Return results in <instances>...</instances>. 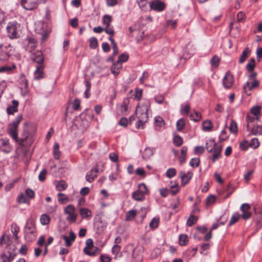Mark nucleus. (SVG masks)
Listing matches in <instances>:
<instances>
[{"instance_id": "nucleus-1", "label": "nucleus", "mask_w": 262, "mask_h": 262, "mask_svg": "<svg viewBox=\"0 0 262 262\" xmlns=\"http://www.w3.org/2000/svg\"><path fill=\"white\" fill-rule=\"evenodd\" d=\"M17 127L18 126H16L15 124H13L12 123L10 125L8 128V133L9 135L21 146L26 147H29L33 142L32 137L29 133H24V137L18 139L17 133Z\"/></svg>"}, {"instance_id": "nucleus-2", "label": "nucleus", "mask_w": 262, "mask_h": 262, "mask_svg": "<svg viewBox=\"0 0 262 262\" xmlns=\"http://www.w3.org/2000/svg\"><path fill=\"white\" fill-rule=\"evenodd\" d=\"M149 107V103L148 101H146L144 104L137 107L136 114L138 120L136 125L137 128H140L147 121V112Z\"/></svg>"}, {"instance_id": "nucleus-3", "label": "nucleus", "mask_w": 262, "mask_h": 262, "mask_svg": "<svg viewBox=\"0 0 262 262\" xmlns=\"http://www.w3.org/2000/svg\"><path fill=\"white\" fill-rule=\"evenodd\" d=\"M20 25L16 21L9 22L6 27L7 34L10 39H17L20 37Z\"/></svg>"}, {"instance_id": "nucleus-4", "label": "nucleus", "mask_w": 262, "mask_h": 262, "mask_svg": "<svg viewBox=\"0 0 262 262\" xmlns=\"http://www.w3.org/2000/svg\"><path fill=\"white\" fill-rule=\"evenodd\" d=\"M88 111L86 113L81 114L79 119L76 121V125L81 128V130H85L89 126L90 121L92 120L93 115Z\"/></svg>"}, {"instance_id": "nucleus-5", "label": "nucleus", "mask_w": 262, "mask_h": 262, "mask_svg": "<svg viewBox=\"0 0 262 262\" xmlns=\"http://www.w3.org/2000/svg\"><path fill=\"white\" fill-rule=\"evenodd\" d=\"M76 209L73 205H69L64 209V213L67 215L66 220L71 223H75L77 220V214L75 213Z\"/></svg>"}, {"instance_id": "nucleus-6", "label": "nucleus", "mask_w": 262, "mask_h": 262, "mask_svg": "<svg viewBox=\"0 0 262 262\" xmlns=\"http://www.w3.org/2000/svg\"><path fill=\"white\" fill-rule=\"evenodd\" d=\"M30 58L33 61L39 64H43L44 57L41 51L37 50L31 53Z\"/></svg>"}, {"instance_id": "nucleus-7", "label": "nucleus", "mask_w": 262, "mask_h": 262, "mask_svg": "<svg viewBox=\"0 0 262 262\" xmlns=\"http://www.w3.org/2000/svg\"><path fill=\"white\" fill-rule=\"evenodd\" d=\"M38 0H21L22 7L28 10H32L38 6Z\"/></svg>"}, {"instance_id": "nucleus-8", "label": "nucleus", "mask_w": 262, "mask_h": 262, "mask_svg": "<svg viewBox=\"0 0 262 262\" xmlns=\"http://www.w3.org/2000/svg\"><path fill=\"white\" fill-rule=\"evenodd\" d=\"M250 208V206L247 203L243 204L241 206L240 210L242 212L241 216L243 219L247 220L251 217V213L249 211Z\"/></svg>"}, {"instance_id": "nucleus-9", "label": "nucleus", "mask_w": 262, "mask_h": 262, "mask_svg": "<svg viewBox=\"0 0 262 262\" xmlns=\"http://www.w3.org/2000/svg\"><path fill=\"white\" fill-rule=\"evenodd\" d=\"M150 7L156 11L161 12L165 9V4L159 0H155L150 3Z\"/></svg>"}, {"instance_id": "nucleus-10", "label": "nucleus", "mask_w": 262, "mask_h": 262, "mask_svg": "<svg viewBox=\"0 0 262 262\" xmlns=\"http://www.w3.org/2000/svg\"><path fill=\"white\" fill-rule=\"evenodd\" d=\"M233 82V76L229 72L226 73L223 80V83L224 88L226 89L231 88Z\"/></svg>"}, {"instance_id": "nucleus-11", "label": "nucleus", "mask_w": 262, "mask_h": 262, "mask_svg": "<svg viewBox=\"0 0 262 262\" xmlns=\"http://www.w3.org/2000/svg\"><path fill=\"white\" fill-rule=\"evenodd\" d=\"M98 170L99 169L97 165L94 166L93 168L87 173L85 176L86 180L90 183L93 182L95 178H97V173H98Z\"/></svg>"}, {"instance_id": "nucleus-12", "label": "nucleus", "mask_w": 262, "mask_h": 262, "mask_svg": "<svg viewBox=\"0 0 262 262\" xmlns=\"http://www.w3.org/2000/svg\"><path fill=\"white\" fill-rule=\"evenodd\" d=\"M62 238L65 241V245L67 247H70L76 239L75 234L72 231H70L69 235H62Z\"/></svg>"}, {"instance_id": "nucleus-13", "label": "nucleus", "mask_w": 262, "mask_h": 262, "mask_svg": "<svg viewBox=\"0 0 262 262\" xmlns=\"http://www.w3.org/2000/svg\"><path fill=\"white\" fill-rule=\"evenodd\" d=\"M44 64H39L38 66H37L36 69L34 72V79L35 80H38L44 78Z\"/></svg>"}, {"instance_id": "nucleus-14", "label": "nucleus", "mask_w": 262, "mask_h": 262, "mask_svg": "<svg viewBox=\"0 0 262 262\" xmlns=\"http://www.w3.org/2000/svg\"><path fill=\"white\" fill-rule=\"evenodd\" d=\"M179 175L181 178L182 185L184 186L185 184H187L191 179L193 173L190 171H188L187 173H185L183 171H181L179 173Z\"/></svg>"}, {"instance_id": "nucleus-15", "label": "nucleus", "mask_w": 262, "mask_h": 262, "mask_svg": "<svg viewBox=\"0 0 262 262\" xmlns=\"http://www.w3.org/2000/svg\"><path fill=\"white\" fill-rule=\"evenodd\" d=\"M142 259V252L137 249H134L133 251L132 262H141Z\"/></svg>"}, {"instance_id": "nucleus-16", "label": "nucleus", "mask_w": 262, "mask_h": 262, "mask_svg": "<svg viewBox=\"0 0 262 262\" xmlns=\"http://www.w3.org/2000/svg\"><path fill=\"white\" fill-rule=\"evenodd\" d=\"M195 49L192 45L188 44L184 50L183 55L184 59H189L194 54Z\"/></svg>"}, {"instance_id": "nucleus-17", "label": "nucleus", "mask_w": 262, "mask_h": 262, "mask_svg": "<svg viewBox=\"0 0 262 262\" xmlns=\"http://www.w3.org/2000/svg\"><path fill=\"white\" fill-rule=\"evenodd\" d=\"M18 101L16 100L12 101V105H9L7 108V113L9 115H13L18 111Z\"/></svg>"}, {"instance_id": "nucleus-18", "label": "nucleus", "mask_w": 262, "mask_h": 262, "mask_svg": "<svg viewBox=\"0 0 262 262\" xmlns=\"http://www.w3.org/2000/svg\"><path fill=\"white\" fill-rule=\"evenodd\" d=\"M1 148L3 151L6 153L9 152L12 150L8 139H3L1 140Z\"/></svg>"}, {"instance_id": "nucleus-19", "label": "nucleus", "mask_w": 262, "mask_h": 262, "mask_svg": "<svg viewBox=\"0 0 262 262\" xmlns=\"http://www.w3.org/2000/svg\"><path fill=\"white\" fill-rule=\"evenodd\" d=\"M129 100L127 98L123 99L122 103L121 104L119 110L123 115H126L128 113V104Z\"/></svg>"}, {"instance_id": "nucleus-20", "label": "nucleus", "mask_w": 262, "mask_h": 262, "mask_svg": "<svg viewBox=\"0 0 262 262\" xmlns=\"http://www.w3.org/2000/svg\"><path fill=\"white\" fill-rule=\"evenodd\" d=\"M259 85V81L256 79H254L250 85L249 82H247L244 86V91L245 93H247L248 91H251L252 89L258 87Z\"/></svg>"}, {"instance_id": "nucleus-21", "label": "nucleus", "mask_w": 262, "mask_h": 262, "mask_svg": "<svg viewBox=\"0 0 262 262\" xmlns=\"http://www.w3.org/2000/svg\"><path fill=\"white\" fill-rule=\"evenodd\" d=\"M25 233H36L35 226L33 222L27 223L25 228Z\"/></svg>"}, {"instance_id": "nucleus-22", "label": "nucleus", "mask_w": 262, "mask_h": 262, "mask_svg": "<svg viewBox=\"0 0 262 262\" xmlns=\"http://www.w3.org/2000/svg\"><path fill=\"white\" fill-rule=\"evenodd\" d=\"M250 52L251 50L248 47H246L244 49L239 59V63L240 64H242L245 61L246 59L248 57Z\"/></svg>"}, {"instance_id": "nucleus-23", "label": "nucleus", "mask_w": 262, "mask_h": 262, "mask_svg": "<svg viewBox=\"0 0 262 262\" xmlns=\"http://www.w3.org/2000/svg\"><path fill=\"white\" fill-rule=\"evenodd\" d=\"M37 46V42L36 40L33 38H30L28 40V44L27 47V50L30 52H33V51L35 50Z\"/></svg>"}, {"instance_id": "nucleus-24", "label": "nucleus", "mask_w": 262, "mask_h": 262, "mask_svg": "<svg viewBox=\"0 0 262 262\" xmlns=\"http://www.w3.org/2000/svg\"><path fill=\"white\" fill-rule=\"evenodd\" d=\"M122 68V64L119 62H115L111 68V72L115 75L117 76L119 74L120 69Z\"/></svg>"}, {"instance_id": "nucleus-25", "label": "nucleus", "mask_w": 262, "mask_h": 262, "mask_svg": "<svg viewBox=\"0 0 262 262\" xmlns=\"http://www.w3.org/2000/svg\"><path fill=\"white\" fill-rule=\"evenodd\" d=\"M55 186L56 190L60 192L66 190L68 185L64 181L61 180L57 182Z\"/></svg>"}, {"instance_id": "nucleus-26", "label": "nucleus", "mask_w": 262, "mask_h": 262, "mask_svg": "<svg viewBox=\"0 0 262 262\" xmlns=\"http://www.w3.org/2000/svg\"><path fill=\"white\" fill-rule=\"evenodd\" d=\"M84 252L89 256H94L100 253V250L98 248L94 246L90 249H88L87 251H84Z\"/></svg>"}, {"instance_id": "nucleus-27", "label": "nucleus", "mask_w": 262, "mask_h": 262, "mask_svg": "<svg viewBox=\"0 0 262 262\" xmlns=\"http://www.w3.org/2000/svg\"><path fill=\"white\" fill-rule=\"evenodd\" d=\"M15 255L9 252L4 253L1 257L3 262H11L14 258Z\"/></svg>"}, {"instance_id": "nucleus-28", "label": "nucleus", "mask_w": 262, "mask_h": 262, "mask_svg": "<svg viewBox=\"0 0 262 262\" xmlns=\"http://www.w3.org/2000/svg\"><path fill=\"white\" fill-rule=\"evenodd\" d=\"M187 147L183 146L181 150V156L179 157V161L181 164H183L186 161Z\"/></svg>"}, {"instance_id": "nucleus-29", "label": "nucleus", "mask_w": 262, "mask_h": 262, "mask_svg": "<svg viewBox=\"0 0 262 262\" xmlns=\"http://www.w3.org/2000/svg\"><path fill=\"white\" fill-rule=\"evenodd\" d=\"M145 195L137 190L132 193V198L136 201H141L144 200Z\"/></svg>"}, {"instance_id": "nucleus-30", "label": "nucleus", "mask_w": 262, "mask_h": 262, "mask_svg": "<svg viewBox=\"0 0 262 262\" xmlns=\"http://www.w3.org/2000/svg\"><path fill=\"white\" fill-rule=\"evenodd\" d=\"M154 154V149L152 148L147 147L143 152L142 157L145 159H149Z\"/></svg>"}, {"instance_id": "nucleus-31", "label": "nucleus", "mask_w": 262, "mask_h": 262, "mask_svg": "<svg viewBox=\"0 0 262 262\" xmlns=\"http://www.w3.org/2000/svg\"><path fill=\"white\" fill-rule=\"evenodd\" d=\"M58 201L61 204H64L68 202L69 198L67 195L64 193H59L57 194Z\"/></svg>"}, {"instance_id": "nucleus-32", "label": "nucleus", "mask_w": 262, "mask_h": 262, "mask_svg": "<svg viewBox=\"0 0 262 262\" xmlns=\"http://www.w3.org/2000/svg\"><path fill=\"white\" fill-rule=\"evenodd\" d=\"M170 187L171 188L170 192L173 195L176 194L179 191V187L178 183L176 182H174L173 183L171 182Z\"/></svg>"}, {"instance_id": "nucleus-33", "label": "nucleus", "mask_w": 262, "mask_h": 262, "mask_svg": "<svg viewBox=\"0 0 262 262\" xmlns=\"http://www.w3.org/2000/svg\"><path fill=\"white\" fill-rule=\"evenodd\" d=\"M53 156L55 159H58L61 156V152L59 150V145L58 143H55L53 150Z\"/></svg>"}, {"instance_id": "nucleus-34", "label": "nucleus", "mask_w": 262, "mask_h": 262, "mask_svg": "<svg viewBox=\"0 0 262 262\" xmlns=\"http://www.w3.org/2000/svg\"><path fill=\"white\" fill-rule=\"evenodd\" d=\"M202 127L204 131L210 132L213 127V125L210 120H207L202 123Z\"/></svg>"}, {"instance_id": "nucleus-35", "label": "nucleus", "mask_w": 262, "mask_h": 262, "mask_svg": "<svg viewBox=\"0 0 262 262\" xmlns=\"http://www.w3.org/2000/svg\"><path fill=\"white\" fill-rule=\"evenodd\" d=\"M79 213L82 218H86L92 215L91 210L86 208H81L79 209Z\"/></svg>"}, {"instance_id": "nucleus-36", "label": "nucleus", "mask_w": 262, "mask_h": 262, "mask_svg": "<svg viewBox=\"0 0 262 262\" xmlns=\"http://www.w3.org/2000/svg\"><path fill=\"white\" fill-rule=\"evenodd\" d=\"M241 217V214L238 212H234L229 221V226H231L236 223L237 222H238Z\"/></svg>"}, {"instance_id": "nucleus-37", "label": "nucleus", "mask_w": 262, "mask_h": 262, "mask_svg": "<svg viewBox=\"0 0 262 262\" xmlns=\"http://www.w3.org/2000/svg\"><path fill=\"white\" fill-rule=\"evenodd\" d=\"M136 210H132L128 211L126 213V220L128 221L133 220L136 216Z\"/></svg>"}, {"instance_id": "nucleus-38", "label": "nucleus", "mask_w": 262, "mask_h": 262, "mask_svg": "<svg viewBox=\"0 0 262 262\" xmlns=\"http://www.w3.org/2000/svg\"><path fill=\"white\" fill-rule=\"evenodd\" d=\"M155 125L156 127L159 128L163 127L164 125V121L162 118L157 116L155 117Z\"/></svg>"}, {"instance_id": "nucleus-39", "label": "nucleus", "mask_w": 262, "mask_h": 262, "mask_svg": "<svg viewBox=\"0 0 262 262\" xmlns=\"http://www.w3.org/2000/svg\"><path fill=\"white\" fill-rule=\"evenodd\" d=\"M50 221V217L46 214H42L40 217V223L42 225H48Z\"/></svg>"}, {"instance_id": "nucleus-40", "label": "nucleus", "mask_w": 262, "mask_h": 262, "mask_svg": "<svg viewBox=\"0 0 262 262\" xmlns=\"http://www.w3.org/2000/svg\"><path fill=\"white\" fill-rule=\"evenodd\" d=\"M11 231L13 234L16 240H17L18 238V236L17 235L18 232L19 230V227L15 223H13L11 225Z\"/></svg>"}, {"instance_id": "nucleus-41", "label": "nucleus", "mask_w": 262, "mask_h": 262, "mask_svg": "<svg viewBox=\"0 0 262 262\" xmlns=\"http://www.w3.org/2000/svg\"><path fill=\"white\" fill-rule=\"evenodd\" d=\"M255 66L254 58H251L246 66V69L249 72H252Z\"/></svg>"}, {"instance_id": "nucleus-42", "label": "nucleus", "mask_w": 262, "mask_h": 262, "mask_svg": "<svg viewBox=\"0 0 262 262\" xmlns=\"http://www.w3.org/2000/svg\"><path fill=\"white\" fill-rule=\"evenodd\" d=\"M190 119L194 122H197L201 119V114L200 113L195 111L194 114H191L189 116Z\"/></svg>"}, {"instance_id": "nucleus-43", "label": "nucleus", "mask_w": 262, "mask_h": 262, "mask_svg": "<svg viewBox=\"0 0 262 262\" xmlns=\"http://www.w3.org/2000/svg\"><path fill=\"white\" fill-rule=\"evenodd\" d=\"M261 109V107L260 106H254L251 108V113L256 117V119H258L257 115L260 114Z\"/></svg>"}, {"instance_id": "nucleus-44", "label": "nucleus", "mask_w": 262, "mask_h": 262, "mask_svg": "<svg viewBox=\"0 0 262 262\" xmlns=\"http://www.w3.org/2000/svg\"><path fill=\"white\" fill-rule=\"evenodd\" d=\"M103 24L105 27L110 26L112 20V16L110 15H105L103 17Z\"/></svg>"}, {"instance_id": "nucleus-45", "label": "nucleus", "mask_w": 262, "mask_h": 262, "mask_svg": "<svg viewBox=\"0 0 262 262\" xmlns=\"http://www.w3.org/2000/svg\"><path fill=\"white\" fill-rule=\"evenodd\" d=\"M229 129L231 133L236 134L237 132V123L233 120H231L230 123Z\"/></svg>"}, {"instance_id": "nucleus-46", "label": "nucleus", "mask_w": 262, "mask_h": 262, "mask_svg": "<svg viewBox=\"0 0 262 262\" xmlns=\"http://www.w3.org/2000/svg\"><path fill=\"white\" fill-rule=\"evenodd\" d=\"M251 133L254 135H261L262 134V127L257 125L251 129Z\"/></svg>"}, {"instance_id": "nucleus-47", "label": "nucleus", "mask_w": 262, "mask_h": 262, "mask_svg": "<svg viewBox=\"0 0 262 262\" xmlns=\"http://www.w3.org/2000/svg\"><path fill=\"white\" fill-rule=\"evenodd\" d=\"M185 125V121L183 119H179L176 123L177 129L179 131H181Z\"/></svg>"}, {"instance_id": "nucleus-48", "label": "nucleus", "mask_w": 262, "mask_h": 262, "mask_svg": "<svg viewBox=\"0 0 262 262\" xmlns=\"http://www.w3.org/2000/svg\"><path fill=\"white\" fill-rule=\"evenodd\" d=\"M197 217L192 214H191L188 219L186 224L188 226H191L197 221Z\"/></svg>"}, {"instance_id": "nucleus-49", "label": "nucleus", "mask_w": 262, "mask_h": 262, "mask_svg": "<svg viewBox=\"0 0 262 262\" xmlns=\"http://www.w3.org/2000/svg\"><path fill=\"white\" fill-rule=\"evenodd\" d=\"M250 147L255 149L257 148L259 145V142L257 138H254L252 139L249 143Z\"/></svg>"}, {"instance_id": "nucleus-50", "label": "nucleus", "mask_w": 262, "mask_h": 262, "mask_svg": "<svg viewBox=\"0 0 262 262\" xmlns=\"http://www.w3.org/2000/svg\"><path fill=\"white\" fill-rule=\"evenodd\" d=\"M188 242V237L186 234H181L179 236V243L181 246L186 245Z\"/></svg>"}, {"instance_id": "nucleus-51", "label": "nucleus", "mask_w": 262, "mask_h": 262, "mask_svg": "<svg viewBox=\"0 0 262 262\" xmlns=\"http://www.w3.org/2000/svg\"><path fill=\"white\" fill-rule=\"evenodd\" d=\"M173 144L176 146H180L183 144V139L179 136H176L173 138Z\"/></svg>"}, {"instance_id": "nucleus-52", "label": "nucleus", "mask_w": 262, "mask_h": 262, "mask_svg": "<svg viewBox=\"0 0 262 262\" xmlns=\"http://www.w3.org/2000/svg\"><path fill=\"white\" fill-rule=\"evenodd\" d=\"M221 148L214 149L213 150L212 162H214L217 159L221 157Z\"/></svg>"}, {"instance_id": "nucleus-53", "label": "nucleus", "mask_w": 262, "mask_h": 262, "mask_svg": "<svg viewBox=\"0 0 262 262\" xmlns=\"http://www.w3.org/2000/svg\"><path fill=\"white\" fill-rule=\"evenodd\" d=\"M98 46V41L96 37H93L90 39V47L91 49H95Z\"/></svg>"}, {"instance_id": "nucleus-54", "label": "nucleus", "mask_w": 262, "mask_h": 262, "mask_svg": "<svg viewBox=\"0 0 262 262\" xmlns=\"http://www.w3.org/2000/svg\"><path fill=\"white\" fill-rule=\"evenodd\" d=\"M159 220L157 218H154L149 223V226L152 229H156L158 227L159 225Z\"/></svg>"}, {"instance_id": "nucleus-55", "label": "nucleus", "mask_w": 262, "mask_h": 262, "mask_svg": "<svg viewBox=\"0 0 262 262\" xmlns=\"http://www.w3.org/2000/svg\"><path fill=\"white\" fill-rule=\"evenodd\" d=\"M176 174V171L174 168H170L167 170L166 175L169 178H172Z\"/></svg>"}, {"instance_id": "nucleus-56", "label": "nucleus", "mask_w": 262, "mask_h": 262, "mask_svg": "<svg viewBox=\"0 0 262 262\" xmlns=\"http://www.w3.org/2000/svg\"><path fill=\"white\" fill-rule=\"evenodd\" d=\"M140 192L143 194L144 195L147 192V188L144 183H141L138 185V189Z\"/></svg>"}, {"instance_id": "nucleus-57", "label": "nucleus", "mask_w": 262, "mask_h": 262, "mask_svg": "<svg viewBox=\"0 0 262 262\" xmlns=\"http://www.w3.org/2000/svg\"><path fill=\"white\" fill-rule=\"evenodd\" d=\"M36 233H25V238L27 242H31L35 239Z\"/></svg>"}, {"instance_id": "nucleus-58", "label": "nucleus", "mask_w": 262, "mask_h": 262, "mask_svg": "<svg viewBox=\"0 0 262 262\" xmlns=\"http://www.w3.org/2000/svg\"><path fill=\"white\" fill-rule=\"evenodd\" d=\"M249 147H250V145L248 141H242L239 144L240 148L243 150H247Z\"/></svg>"}, {"instance_id": "nucleus-59", "label": "nucleus", "mask_w": 262, "mask_h": 262, "mask_svg": "<svg viewBox=\"0 0 262 262\" xmlns=\"http://www.w3.org/2000/svg\"><path fill=\"white\" fill-rule=\"evenodd\" d=\"M121 248L118 245H115L112 249V253L115 255V258H116L118 254L119 253L120 251Z\"/></svg>"}, {"instance_id": "nucleus-60", "label": "nucleus", "mask_w": 262, "mask_h": 262, "mask_svg": "<svg viewBox=\"0 0 262 262\" xmlns=\"http://www.w3.org/2000/svg\"><path fill=\"white\" fill-rule=\"evenodd\" d=\"M86 246L83 249V251H87L88 249H90L94 246L93 241L91 238H89L85 242Z\"/></svg>"}, {"instance_id": "nucleus-61", "label": "nucleus", "mask_w": 262, "mask_h": 262, "mask_svg": "<svg viewBox=\"0 0 262 262\" xmlns=\"http://www.w3.org/2000/svg\"><path fill=\"white\" fill-rule=\"evenodd\" d=\"M18 202L20 203H28L29 199L24 194H21L18 198Z\"/></svg>"}, {"instance_id": "nucleus-62", "label": "nucleus", "mask_w": 262, "mask_h": 262, "mask_svg": "<svg viewBox=\"0 0 262 262\" xmlns=\"http://www.w3.org/2000/svg\"><path fill=\"white\" fill-rule=\"evenodd\" d=\"M220 59L219 57L215 55L213 56L211 60V64L212 66L217 67L219 66Z\"/></svg>"}, {"instance_id": "nucleus-63", "label": "nucleus", "mask_w": 262, "mask_h": 262, "mask_svg": "<svg viewBox=\"0 0 262 262\" xmlns=\"http://www.w3.org/2000/svg\"><path fill=\"white\" fill-rule=\"evenodd\" d=\"M104 31L107 34H109L111 36H113L115 35V31L112 27H105L104 28Z\"/></svg>"}, {"instance_id": "nucleus-64", "label": "nucleus", "mask_w": 262, "mask_h": 262, "mask_svg": "<svg viewBox=\"0 0 262 262\" xmlns=\"http://www.w3.org/2000/svg\"><path fill=\"white\" fill-rule=\"evenodd\" d=\"M80 107V101L78 99H75L73 102L72 107L74 110H78Z\"/></svg>"}]
</instances>
